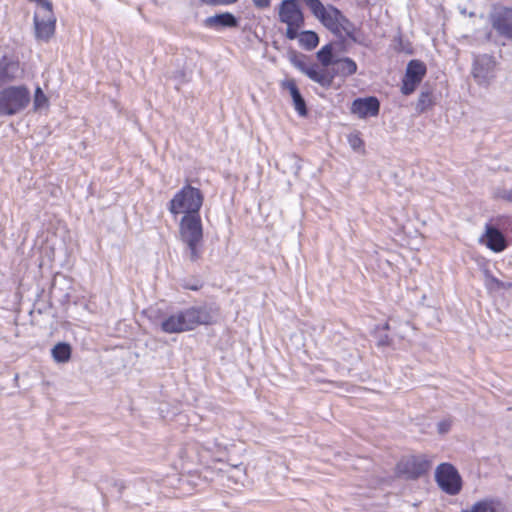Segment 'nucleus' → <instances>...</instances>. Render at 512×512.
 Returning a JSON list of instances; mask_svg holds the SVG:
<instances>
[{
    "instance_id": "obj_26",
    "label": "nucleus",
    "mask_w": 512,
    "mask_h": 512,
    "mask_svg": "<svg viewBox=\"0 0 512 512\" xmlns=\"http://www.w3.org/2000/svg\"><path fill=\"white\" fill-rule=\"evenodd\" d=\"M284 161L289 165V172L298 176L301 170L300 158L294 154H290L284 157Z\"/></svg>"
},
{
    "instance_id": "obj_11",
    "label": "nucleus",
    "mask_w": 512,
    "mask_h": 512,
    "mask_svg": "<svg viewBox=\"0 0 512 512\" xmlns=\"http://www.w3.org/2000/svg\"><path fill=\"white\" fill-rule=\"evenodd\" d=\"M34 25L36 38L48 41L54 35L56 25L52 8L37 11L34 15Z\"/></svg>"
},
{
    "instance_id": "obj_35",
    "label": "nucleus",
    "mask_w": 512,
    "mask_h": 512,
    "mask_svg": "<svg viewBox=\"0 0 512 512\" xmlns=\"http://www.w3.org/2000/svg\"><path fill=\"white\" fill-rule=\"evenodd\" d=\"M186 288L188 289H191V290H198L199 289V286L195 285V284H192V286H186Z\"/></svg>"
},
{
    "instance_id": "obj_29",
    "label": "nucleus",
    "mask_w": 512,
    "mask_h": 512,
    "mask_svg": "<svg viewBox=\"0 0 512 512\" xmlns=\"http://www.w3.org/2000/svg\"><path fill=\"white\" fill-rule=\"evenodd\" d=\"M281 87L283 89L288 90L290 92V95H294L295 93H297L299 91L294 79H287V80L282 81Z\"/></svg>"
},
{
    "instance_id": "obj_16",
    "label": "nucleus",
    "mask_w": 512,
    "mask_h": 512,
    "mask_svg": "<svg viewBox=\"0 0 512 512\" xmlns=\"http://www.w3.org/2000/svg\"><path fill=\"white\" fill-rule=\"evenodd\" d=\"M480 241L496 253L504 251L508 245L503 233L495 226L489 224L486 225L485 234Z\"/></svg>"
},
{
    "instance_id": "obj_19",
    "label": "nucleus",
    "mask_w": 512,
    "mask_h": 512,
    "mask_svg": "<svg viewBox=\"0 0 512 512\" xmlns=\"http://www.w3.org/2000/svg\"><path fill=\"white\" fill-rule=\"evenodd\" d=\"M72 349L66 342L57 343L52 348L53 359L58 363H66L71 358Z\"/></svg>"
},
{
    "instance_id": "obj_24",
    "label": "nucleus",
    "mask_w": 512,
    "mask_h": 512,
    "mask_svg": "<svg viewBox=\"0 0 512 512\" xmlns=\"http://www.w3.org/2000/svg\"><path fill=\"white\" fill-rule=\"evenodd\" d=\"M433 96L429 90L422 91L418 98L417 109L420 112H424L433 105Z\"/></svg>"
},
{
    "instance_id": "obj_34",
    "label": "nucleus",
    "mask_w": 512,
    "mask_h": 512,
    "mask_svg": "<svg viewBox=\"0 0 512 512\" xmlns=\"http://www.w3.org/2000/svg\"><path fill=\"white\" fill-rule=\"evenodd\" d=\"M502 198L512 203V189L504 191L502 194Z\"/></svg>"
},
{
    "instance_id": "obj_12",
    "label": "nucleus",
    "mask_w": 512,
    "mask_h": 512,
    "mask_svg": "<svg viewBox=\"0 0 512 512\" xmlns=\"http://www.w3.org/2000/svg\"><path fill=\"white\" fill-rule=\"evenodd\" d=\"M280 22L290 26L291 24H304V15L297 0H282L279 5Z\"/></svg>"
},
{
    "instance_id": "obj_32",
    "label": "nucleus",
    "mask_w": 512,
    "mask_h": 512,
    "mask_svg": "<svg viewBox=\"0 0 512 512\" xmlns=\"http://www.w3.org/2000/svg\"><path fill=\"white\" fill-rule=\"evenodd\" d=\"M390 344H391V339L389 338V336L387 334L379 336V338L377 340V346L385 347V346H389Z\"/></svg>"
},
{
    "instance_id": "obj_17",
    "label": "nucleus",
    "mask_w": 512,
    "mask_h": 512,
    "mask_svg": "<svg viewBox=\"0 0 512 512\" xmlns=\"http://www.w3.org/2000/svg\"><path fill=\"white\" fill-rule=\"evenodd\" d=\"M205 25L210 28H233L238 26V19L232 13L224 12L206 18Z\"/></svg>"
},
{
    "instance_id": "obj_4",
    "label": "nucleus",
    "mask_w": 512,
    "mask_h": 512,
    "mask_svg": "<svg viewBox=\"0 0 512 512\" xmlns=\"http://www.w3.org/2000/svg\"><path fill=\"white\" fill-rule=\"evenodd\" d=\"M31 102L30 90L25 85L8 86L0 90V116H14L23 112Z\"/></svg>"
},
{
    "instance_id": "obj_30",
    "label": "nucleus",
    "mask_w": 512,
    "mask_h": 512,
    "mask_svg": "<svg viewBox=\"0 0 512 512\" xmlns=\"http://www.w3.org/2000/svg\"><path fill=\"white\" fill-rule=\"evenodd\" d=\"M348 142L353 150H359L364 145L363 140L357 134L349 135Z\"/></svg>"
},
{
    "instance_id": "obj_33",
    "label": "nucleus",
    "mask_w": 512,
    "mask_h": 512,
    "mask_svg": "<svg viewBox=\"0 0 512 512\" xmlns=\"http://www.w3.org/2000/svg\"><path fill=\"white\" fill-rule=\"evenodd\" d=\"M253 4L258 9H266L271 5V0H252Z\"/></svg>"
},
{
    "instance_id": "obj_15",
    "label": "nucleus",
    "mask_w": 512,
    "mask_h": 512,
    "mask_svg": "<svg viewBox=\"0 0 512 512\" xmlns=\"http://www.w3.org/2000/svg\"><path fill=\"white\" fill-rule=\"evenodd\" d=\"M23 74L24 71L18 61L11 60L7 57L0 59V87L21 79Z\"/></svg>"
},
{
    "instance_id": "obj_25",
    "label": "nucleus",
    "mask_w": 512,
    "mask_h": 512,
    "mask_svg": "<svg viewBox=\"0 0 512 512\" xmlns=\"http://www.w3.org/2000/svg\"><path fill=\"white\" fill-rule=\"evenodd\" d=\"M291 97L293 100L294 108L298 112V114L300 116H306L308 113V110L306 107V102H305L304 98L302 97L300 91H298L294 95H291Z\"/></svg>"
},
{
    "instance_id": "obj_21",
    "label": "nucleus",
    "mask_w": 512,
    "mask_h": 512,
    "mask_svg": "<svg viewBox=\"0 0 512 512\" xmlns=\"http://www.w3.org/2000/svg\"><path fill=\"white\" fill-rule=\"evenodd\" d=\"M317 59L322 64L320 69H328L329 66H332L335 62L336 58L333 56V46L332 44H326L323 46L317 53Z\"/></svg>"
},
{
    "instance_id": "obj_3",
    "label": "nucleus",
    "mask_w": 512,
    "mask_h": 512,
    "mask_svg": "<svg viewBox=\"0 0 512 512\" xmlns=\"http://www.w3.org/2000/svg\"><path fill=\"white\" fill-rule=\"evenodd\" d=\"M179 236L184 245V257L191 263H198L204 254L203 226L200 215H184L179 223Z\"/></svg>"
},
{
    "instance_id": "obj_6",
    "label": "nucleus",
    "mask_w": 512,
    "mask_h": 512,
    "mask_svg": "<svg viewBox=\"0 0 512 512\" xmlns=\"http://www.w3.org/2000/svg\"><path fill=\"white\" fill-rule=\"evenodd\" d=\"M489 20L502 45H512V8L495 7L489 15Z\"/></svg>"
},
{
    "instance_id": "obj_13",
    "label": "nucleus",
    "mask_w": 512,
    "mask_h": 512,
    "mask_svg": "<svg viewBox=\"0 0 512 512\" xmlns=\"http://www.w3.org/2000/svg\"><path fill=\"white\" fill-rule=\"evenodd\" d=\"M431 463L424 456H412L399 464V469L410 479H416L425 474Z\"/></svg>"
},
{
    "instance_id": "obj_36",
    "label": "nucleus",
    "mask_w": 512,
    "mask_h": 512,
    "mask_svg": "<svg viewBox=\"0 0 512 512\" xmlns=\"http://www.w3.org/2000/svg\"><path fill=\"white\" fill-rule=\"evenodd\" d=\"M186 288L188 289H191V290H198L199 289V286L195 285V284H192V286H186Z\"/></svg>"
},
{
    "instance_id": "obj_9",
    "label": "nucleus",
    "mask_w": 512,
    "mask_h": 512,
    "mask_svg": "<svg viewBox=\"0 0 512 512\" xmlns=\"http://www.w3.org/2000/svg\"><path fill=\"white\" fill-rule=\"evenodd\" d=\"M312 14L333 34H337V22L342 12L332 6H324L320 0H315L309 6Z\"/></svg>"
},
{
    "instance_id": "obj_18",
    "label": "nucleus",
    "mask_w": 512,
    "mask_h": 512,
    "mask_svg": "<svg viewBox=\"0 0 512 512\" xmlns=\"http://www.w3.org/2000/svg\"><path fill=\"white\" fill-rule=\"evenodd\" d=\"M355 31V25L345 15L342 14L341 17L338 18L337 34L334 35L341 37V33L344 32L350 40L353 42H358Z\"/></svg>"
},
{
    "instance_id": "obj_2",
    "label": "nucleus",
    "mask_w": 512,
    "mask_h": 512,
    "mask_svg": "<svg viewBox=\"0 0 512 512\" xmlns=\"http://www.w3.org/2000/svg\"><path fill=\"white\" fill-rule=\"evenodd\" d=\"M214 322L212 307L208 305L191 306L173 313L162 320L161 330L167 334L194 330L200 325Z\"/></svg>"
},
{
    "instance_id": "obj_8",
    "label": "nucleus",
    "mask_w": 512,
    "mask_h": 512,
    "mask_svg": "<svg viewBox=\"0 0 512 512\" xmlns=\"http://www.w3.org/2000/svg\"><path fill=\"white\" fill-rule=\"evenodd\" d=\"M439 487L449 495H456L462 488L461 477L456 468L449 463H441L435 472Z\"/></svg>"
},
{
    "instance_id": "obj_14",
    "label": "nucleus",
    "mask_w": 512,
    "mask_h": 512,
    "mask_svg": "<svg viewBox=\"0 0 512 512\" xmlns=\"http://www.w3.org/2000/svg\"><path fill=\"white\" fill-rule=\"evenodd\" d=\"M379 110L380 102L374 96L356 98L351 105V113L362 119L377 116Z\"/></svg>"
},
{
    "instance_id": "obj_31",
    "label": "nucleus",
    "mask_w": 512,
    "mask_h": 512,
    "mask_svg": "<svg viewBox=\"0 0 512 512\" xmlns=\"http://www.w3.org/2000/svg\"><path fill=\"white\" fill-rule=\"evenodd\" d=\"M451 428V421L450 420H442L438 423V432L440 434L447 433Z\"/></svg>"
},
{
    "instance_id": "obj_5",
    "label": "nucleus",
    "mask_w": 512,
    "mask_h": 512,
    "mask_svg": "<svg viewBox=\"0 0 512 512\" xmlns=\"http://www.w3.org/2000/svg\"><path fill=\"white\" fill-rule=\"evenodd\" d=\"M203 199V194L198 188L186 185L171 199L168 209L174 215L179 213L199 215Z\"/></svg>"
},
{
    "instance_id": "obj_10",
    "label": "nucleus",
    "mask_w": 512,
    "mask_h": 512,
    "mask_svg": "<svg viewBox=\"0 0 512 512\" xmlns=\"http://www.w3.org/2000/svg\"><path fill=\"white\" fill-rule=\"evenodd\" d=\"M426 71V65L423 62L419 60H411L407 65L406 72L402 80V94H412L421 83Z\"/></svg>"
},
{
    "instance_id": "obj_20",
    "label": "nucleus",
    "mask_w": 512,
    "mask_h": 512,
    "mask_svg": "<svg viewBox=\"0 0 512 512\" xmlns=\"http://www.w3.org/2000/svg\"><path fill=\"white\" fill-rule=\"evenodd\" d=\"M501 503L494 499H485L476 502L470 510L462 512H499Z\"/></svg>"
},
{
    "instance_id": "obj_7",
    "label": "nucleus",
    "mask_w": 512,
    "mask_h": 512,
    "mask_svg": "<svg viewBox=\"0 0 512 512\" xmlns=\"http://www.w3.org/2000/svg\"><path fill=\"white\" fill-rule=\"evenodd\" d=\"M496 66L497 62L494 56L488 54L476 56L471 72L476 83L488 87L495 78Z\"/></svg>"
},
{
    "instance_id": "obj_22",
    "label": "nucleus",
    "mask_w": 512,
    "mask_h": 512,
    "mask_svg": "<svg viewBox=\"0 0 512 512\" xmlns=\"http://www.w3.org/2000/svg\"><path fill=\"white\" fill-rule=\"evenodd\" d=\"M299 43L304 49L310 51L318 46L319 37L314 31H302L299 35Z\"/></svg>"
},
{
    "instance_id": "obj_37",
    "label": "nucleus",
    "mask_w": 512,
    "mask_h": 512,
    "mask_svg": "<svg viewBox=\"0 0 512 512\" xmlns=\"http://www.w3.org/2000/svg\"><path fill=\"white\" fill-rule=\"evenodd\" d=\"M307 6H309L312 2H314L315 0H303Z\"/></svg>"
},
{
    "instance_id": "obj_27",
    "label": "nucleus",
    "mask_w": 512,
    "mask_h": 512,
    "mask_svg": "<svg viewBox=\"0 0 512 512\" xmlns=\"http://www.w3.org/2000/svg\"><path fill=\"white\" fill-rule=\"evenodd\" d=\"M48 103V99L40 87H37L34 94V109L38 110Z\"/></svg>"
},
{
    "instance_id": "obj_1",
    "label": "nucleus",
    "mask_w": 512,
    "mask_h": 512,
    "mask_svg": "<svg viewBox=\"0 0 512 512\" xmlns=\"http://www.w3.org/2000/svg\"><path fill=\"white\" fill-rule=\"evenodd\" d=\"M292 64L310 80L325 89L332 86L335 77H349L357 72L356 62L349 57L336 58L332 69H320L317 63L308 62L305 56L292 59Z\"/></svg>"
},
{
    "instance_id": "obj_28",
    "label": "nucleus",
    "mask_w": 512,
    "mask_h": 512,
    "mask_svg": "<svg viewBox=\"0 0 512 512\" xmlns=\"http://www.w3.org/2000/svg\"><path fill=\"white\" fill-rule=\"evenodd\" d=\"M304 24H291L290 26H287L286 28V37L290 40H294L298 37V30L301 28Z\"/></svg>"
},
{
    "instance_id": "obj_23",
    "label": "nucleus",
    "mask_w": 512,
    "mask_h": 512,
    "mask_svg": "<svg viewBox=\"0 0 512 512\" xmlns=\"http://www.w3.org/2000/svg\"><path fill=\"white\" fill-rule=\"evenodd\" d=\"M485 285L490 291L507 290L512 288V282H504L489 274H485Z\"/></svg>"
}]
</instances>
